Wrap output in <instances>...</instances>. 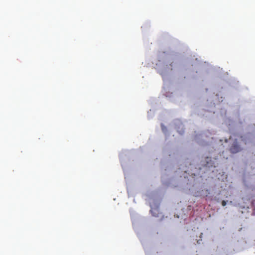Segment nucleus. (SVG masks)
<instances>
[{
  "mask_svg": "<svg viewBox=\"0 0 255 255\" xmlns=\"http://www.w3.org/2000/svg\"><path fill=\"white\" fill-rule=\"evenodd\" d=\"M206 159H207V160L210 159V160H211V159H210V158L209 157H207Z\"/></svg>",
  "mask_w": 255,
  "mask_h": 255,
  "instance_id": "nucleus-4",
  "label": "nucleus"
},
{
  "mask_svg": "<svg viewBox=\"0 0 255 255\" xmlns=\"http://www.w3.org/2000/svg\"><path fill=\"white\" fill-rule=\"evenodd\" d=\"M172 64H173V62H172V63H171V64H169V66H170L171 67H172Z\"/></svg>",
  "mask_w": 255,
  "mask_h": 255,
  "instance_id": "nucleus-3",
  "label": "nucleus"
},
{
  "mask_svg": "<svg viewBox=\"0 0 255 255\" xmlns=\"http://www.w3.org/2000/svg\"><path fill=\"white\" fill-rule=\"evenodd\" d=\"M207 163L208 165L209 164V162H208V160H207Z\"/></svg>",
  "mask_w": 255,
  "mask_h": 255,
  "instance_id": "nucleus-5",
  "label": "nucleus"
},
{
  "mask_svg": "<svg viewBox=\"0 0 255 255\" xmlns=\"http://www.w3.org/2000/svg\"><path fill=\"white\" fill-rule=\"evenodd\" d=\"M230 150L232 153H236L241 150V148L236 141L231 146Z\"/></svg>",
  "mask_w": 255,
  "mask_h": 255,
  "instance_id": "nucleus-1",
  "label": "nucleus"
},
{
  "mask_svg": "<svg viewBox=\"0 0 255 255\" xmlns=\"http://www.w3.org/2000/svg\"><path fill=\"white\" fill-rule=\"evenodd\" d=\"M226 204H227L226 201H224V200L222 201V206H226Z\"/></svg>",
  "mask_w": 255,
  "mask_h": 255,
  "instance_id": "nucleus-2",
  "label": "nucleus"
}]
</instances>
